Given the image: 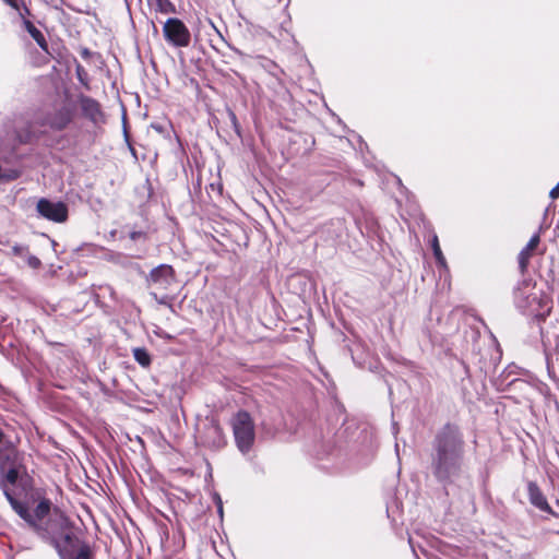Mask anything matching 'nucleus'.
<instances>
[{
    "mask_svg": "<svg viewBox=\"0 0 559 559\" xmlns=\"http://www.w3.org/2000/svg\"><path fill=\"white\" fill-rule=\"evenodd\" d=\"M432 459L433 474L439 480H451L459 476L464 454V441L459 429L444 426L435 439Z\"/></svg>",
    "mask_w": 559,
    "mask_h": 559,
    "instance_id": "nucleus-1",
    "label": "nucleus"
},
{
    "mask_svg": "<svg viewBox=\"0 0 559 559\" xmlns=\"http://www.w3.org/2000/svg\"><path fill=\"white\" fill-rule=\"evenodd\" d=\"M514 305L525 316L545 319L552 309V300L544 289L532 280H523L514 289Z\"/></svg>",
    "mask_w": 559,
    "mask_h": 559,
    "instance_id": "nucleus-2",
    "label": "nucleus"
},
{
    "mask_svg": "<svg viewBox=\"0 0 559 559\" xmlns=\"http://www.w3.org/2000/svg\"><path fill=\"white\" fill-rule=\"evenodd\" d=\"M231 428L238 450L242 454L248 453L255 440L254 423L249 413L245 411L238 412L231 418Z\"/></svg>",
    "mask_w": 559,
    "mask_h": 559,
    "instance_id": "nucleus-3",
    "label": "nucleus"
},
{
    "mask_svg": "<svg viewBox=\"0 0 559 559\" xmlns=\"http://www.w3.org/2000/svg\"><path fill=\"white\" fill-rule=\"evenodd\" d=\"M165 39L175 47H187L190 44V32L182 21L168 19L163 27Z\"/></svg>",
    "mask_w": 559,
    "mask_h": 559,
    "instance_id": "nucleus-4",
    "label": "nucleus"
},
{
    "mask_svg": "<svg viewBox=\"0 0 559 559\" xmlns=\"http://www.w3.org/2000/svg\"><path fill=\"white\" fill-rule=\"evenodd\" d=\"M198 433L201 443L207 448L221 449L226 443L223 430L214 418H206Z\"/></svg>",
    "mask_w": 559,
    "mask_h": 559,
    "instance_id": "nucleus-5",
    "label": "nucleus"
},
{
    "mask_svg": "<svg viewBox=\"0 0 559 559\" xmlns=\"http://www.w3.org/2000/svg\"><path fill=\"white\" fill-rule=\"evenodd\" d=\"M176 282L175 271L169 264H159L146 276L148 287L167 290Z\"/></svg>",
    "mask_w": 559,
    "mask_h": 559,
    "instance_id": "nucleus-6",
    "label": "nucleus"
},
{
    "mask_svg": "<svg viewBox=\"0 0 559 559\" xmlns=\"http://www.w3.org/2000/svg\"><path fill=\"white\" fill-rule=\"evenodd\" d=\"M58 526L59 532H51V538L61 558L67 559L66 556L69 552V548L73 547L74 535L69 527L67 520L62 516L58 520ZM46 532L50 534L48 530H46Z\"/></svg>",
    "mask_w": 559,
    "mask_h": 559,
    "instance_id": "nucleus-7",
    "label": "nucleus"
},
{
    "mask_svg": "<svg viewBox=\"0 0 559 559\" xmlns=\"http://www.w3.org/2000/svg\"><path fill=\"white\" fill-rule=\"evenodd\" d=\"M36 207L40 216L56 223H63L68 217V207L62 202L40 199Z\"/></svg>",
    "mask_w": 559,
    "mask_h": 559,
    "instance_id": "nucleus-8",
    "label": "nucleus"
},
{
    "mask_svg": "<svg viewBox=\"0 0 559 559\" xmlns=\"http://www.w3.org/2000/svg\"><path fill=\"white\" fill-rule=\"evenodd\" d=\"M527 493L528 500L534 507H536L540 511L552 514V510L548 504L546 497L544 496V493L542 492L536 483L530 481L527 484Z\"/></svg>",
    "mask_w": 559,
    "mask_h": 559,
    "instance_id": "nucleus-9",
    "label": "nucleus"
},
{
    "mask_svg": "<svg viewBox=\"0 0 559 559\" xmlns=\"http://www.w3.org/2000/svg\"><path fill=\"white\" fill-rule=\"evenodd\" d=\"M539 242L540 237L538 234H535L534 236H532L527 245L519 253L518 261L521 273H524L527 270L530 260L534 254L535 250L537 249Z\"/></svg>",
    "mask_w": 559,
    "mask_h": 559,
    "instance_id": "nucleus-10",
    "label": "nucleus"
},
{
    "mask_svg": "<svg viewBox=\"0 0 559 559\" xmlns=\"http://www.w3.org/2000/svg\"><path fill=\"white\" fill-rule=\"evenodd\" d=\"M80 105L83 114L94 122H97L102 117L99 104L87 96H83L80 99Z\"/></svg>",
    "mask_w": 559,
    "mask_h": 559,
    "instance_id": "nucleus-11",
    "label": "nucleus"
},
{
    "mask_svg": "<svg viewBox=\"0 0 559 559\" xmlns=\"http://www.w3.org/2000/svg\"><path fill=\"white\" fill-rule=\"evenodd\" d=\"M4 495L10 502L12 509L26 522H28L31 525H36V522L33 520L32 514L28 512L27 508L17 501L8 489H4Z\"/></svg>",
    "mask_w": 559,
    "mask_h": 559,
    "instance_id": "nucleus-12",
    "label": "nucleus"
},
{
    "mask_svg": "<svg viewBox=\"0 0 559 559\" xmlns=\"http://www.w3.org/2000/svg\"><path fill=\"white\" fill-rule=\"evenodd\" d=\"M70 120L71 116L69 110L61 109L49 119L48 124L53 129L61 130L70 122Z\"/></svg>",
    "mask_w": 559,
    "mask_h": 559,
    "instance_id": "nucleus-13",
    "label": "nucleus"
},
{
    "mask_svg": "<svg viewBox=\"0 0 559 559\" xmlns=\"http://www.w3.org/2000/svg\"><path fill=\"white\" fill-rule=\"evenodd\" d=\"M51 508V503L49 500H41L34 510L33 520L36 522V525H33L36 528L40 527L41 521L49 514Z\"/></svg>",
    "mask_w": 559,
    "mask_h": 559,
    "instance_id": "nucleus-14",
    "label": "nucleus"
},
{
    "mask_svg": "<svg viewBox=\"0 0 559 559\" xmlns=\"http://www.w3.org/2000/svg\"><path fill=\"white\" fill-rule=\"evenodd\" d=\"M24 24H25V27H26L27 32L34 38V40L38 44V46L40 48H43L44 50H46L47 49V41H46L43 33L38 28H36L34 26V24L32 22H29V21H25Z\"/></svg>",
    "mask_w": 559,
    "mask_h": 559,
    "instance_id": "nucleus-15",
    "label": "nucleus"
},
{
    "mask_svg": "<svg viewBox=\"0 0 559 559\" xmlns=\"http://www.w3.org/2000/svg\"><path fill=\"white\" fill-rule=\"evenodd\" d=\"M158 12L170 14L176 12L175 5L169 0H147Z\"/></svg>",
    "mask_w": 559,
    "mask_h": 559,
    "instance_id": "nucleus-16",
    "label": "nucleus"
},
{
    "mask_svg": "<svg viewBox=\"0 0 559 559\" xmlns=\"http://www.w3.org/2000/svg\"><path fill=\"white\" fill-rule=\"evenodd\" d=\"M431 247H432L433 255L436 258V261H437L438 265L445 269L447 267V261H445V258H444V255H443V253L441 251V248L439 246V240H438V237L436 235L432 238Z\"/></svg>",
    "mask_w": 559,
    "mask_h": 559,
    "instance_id": "nucleus-17",
    "label": "nucleus"
},
{
    "mask_svg": "<svg viewBox=\"0 0 559 559\" xmlns=\"http://www.w3.org/2000/svg\"><path fill=\"white\" fill-rule=\"evenodd\" d=\"M133 357L135 361L140 364L142 367H147L151 364V356L144 348H134Z\"/></svg>",
    "mask_w": 559,
    "mask_h": 559,
    "instance_id": "nucleus-18",
    "label": "nucleus"
},
{
    "mask_svg": "<svg viewBox=\"0 0 559 559\" xmlns=\"http://www.w3.org/2000/svg\"><path fill=\"white\" fill-rule=\"evenodd\" d=\"M19 473L15 468H9L4 474V479L7 483L14 485L17 480Z\"/></svg>",
    "mask_w": 559,
    "mask_h": 559,
    "instance_id": "nucleus-19",
    "label": "nucleus"
},
{
    "mask_svg": "<svg viewBox=\"0 0 559 559\" xmlns=\"http://www.w3.org/2000/svg\"><path fill=\"white\" fill-rule=\"evenodd\" d=\"M75 70L78 80L87 87V73L84 68L81 64H78Z\"/></svg>",
    "mask_w": 559,
    "mask_h": 559,
    "instance_id": "nucleus-20",
    "label": "nucleus"
},
{
    "mask_svg": "<svg viewBox=\"0 0 559 559\" xmlns=\"http://www.w3.org/2000/svg\"><path fill=\"white\" fill-rule=\"evenodd\" d=\"M12 251H13V254L14 255H17V257H21V258H25L26 254L28 253V249L26 246H22V245H15L12 247Z\"/></svg>",
    "mask_w": 559,
    "mask_h": 559,
    "instance_id": "nucleus-21",
    "label": "nucleus"
},
{
    "mask_svg": "<svg viewBox=\"0 0 559 559\" xmlns=\"http://www.w3.org/2000/svg\"><path fill=\"white\" fill-rule=\"evenodd\" d=\"M25 259H26L27 264L32 269H38L41 264L40 260L37 257L32 255L29 253L26 254Z\"/></svg>",
    "mask_w": 559,
    "mask_h": 559,
    "instance_id": "nucleus-22",
    "label": "nucleus"
},
{
    "mask_svg": "<svg viewBox=\"0 0 559 559\" xmlns=\"http://www.w3.org/2000/svg\"><path fill=\"white\" fill-rule=\"evenodd\" d=\"M549 197L552 200H556L559 198V182L550 190Z\"/></svg>",
    "mask_w": 559,
    "mask_h": 559,
    "instance_id": "nucleus-23",
    "label": "nucleus"
},
{
    "mask_svg": "<svg viewBox=\"0 0 559 559\" xmlns=\"http://www.w3.org/2000/svg\"><path fill=\"white\" fill-rule=\"evenodd\" d=\"M75 559H88L87 551L84 549L80 550V552L76 555Z\"/></svg>",
    "mask_w": 559,
    "mask_h": 559,
    "instance_id": "nucleus-24",
    "label": "nucleus"
},
{
    "mask_svg": "<svg viewBox=\"0 0 559 559\" xmlns=\"http://www.w3.org/2000/svg\"><path fill=\"white\" fill-rule=\"evenodd\" d=\"M3 1L14 9L19 8L17 0H3Z\"/></svg>",
    "mask_w": 559,
    "mask_h": 559,
    "instance_id": "nucleus-25",
    "label": "nucleus"
},
{
    "mask_svg": "<svg viewBox=\"0 0 559 559\" xmlns=\"http://www.w3.org/2000/svg\"><path fill=\"white\" fill-rule=\"evenodd\" d=\"M211 25H212V27L215 29V32L218 34L219 38H221L223 41H225V38L223 37L222 33L216 28V26H215L213 23H211Z\"/></svg>",
    "mask_w": 559,
    "mask_h": 559,
    "instance_id": "nucleus-26",
    "label": "nucleus"
},
{
    "mask_svg": "<svg viewBox=\"0 0 559 559\" xmlns=\"http://www.w3.org/2000/svg\"><path fill=\"white\" fill-rule=\"evenodd\" d=\"M218 512L222 514L223 513V506H222V501L219 500V503H218Z\"/></svg>",
    "mask_w": 559,
    "mask_h": 559,
    "instance_id": "nucleus-27",
    "label": "nucleus"
},
{
    "mask_svg": "<svg viewBox=\"0 0 559 559\" xmlns=\"http://www.w3.org/2000/svg\"><path fill=\"white\" fill-rule=\"evenodd\" d=\"M230 116H231V119L235 121L236 120V116L233 112L230 114Z\"/></svg>",
    "mask_w": 559,
    "mask_h": 559,
    "instance_id": "nucleus-28",
    "label": "nucleus"
},
{
    "mask_svg": "<svg viewBox=\"0 0 559 559\" xmlns=\"http://www.w3.org/2000/svg\"><path fill=\"white\" fill-rule=\"evenodd\" d=\"M2 437H3V433H2V431L0 430V442L2 441Z\"/></svg>",
    "mask_w": 559,
    "mask_h": 559,
    "instance_id": "nucleus-29",
    "label": "nucleus"
},
{
    "mask_svg": "<svg viewBox=\"0 0 559 559\" xmlns=\"http://www.w3.org/2000/svg\"><path fill=\"white\" fill-rule=\"evenodd\" d=\"M159 304H165L164 299L158 300Z\"/></svg>",
    "mask_w": 559,
    "mask_h": 559,
    "instance_id": "nucleus-30",
    "label": "nucleus"
}]
</instances>
